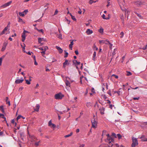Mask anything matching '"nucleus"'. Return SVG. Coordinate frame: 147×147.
Segmentation results:
<instances>
[{
	"label": "nucleus",
	"instance_id": "obj_8",
	"mask_svg": "<svg viewBox=\"0 0 147 147\" xmlns=\"http://www.w3.org/2000/svg\"><path fill=\"white\" fill-rule=\"evenodd\" d=\"M12 3V1H10L3 5L1 6L3 7H5L9 6Z\"/></svg>",
	"mask_w": 147,
	"mask_h": 147
},
{
	"label": "nucleus",
	"instance_id": "obj_35",
	"mask_svg": "<svg viewBox=\"0 0 147 147\" xmlns=\"http://www.w3.org/2000/svg\"><path fill=\"white\" fill-rule=\"evenodd\" d=\"M131 73L130 71H127V76H129L131 75Z\"/></svg>",
	"mask_w": 147,
	"mask_h": 147
},
{
	"label": "nucleus",
	"instance_id": "obj_64",
	"mask_svg": "<svg viewBox=\"0 0 147 147\" xmlns=\"http://www.w3.org/2000/svg\"><path fill=\"white\" fill-rule=\"evenodd\" d=\"M80 131V129H77L76 130V132L77 133H78Z\"/></svg>",
	"mask_w": 147,
	"mask_h": 147
},
{
	"label": "nucleus",
	"instance_id": "obj_54",
	"mask_svg": "<svg viewBox=\"0 0 147 147\" xmlns=\"http://www.w3.org/2000/svg\"><path fill=\"white\" fill-rule=\"evenodd\" d=\"M38 31L39 32H41L42 33H43V30L42 29L38 30Z\"/></svg>",
	"mask_w": 147,
	"mask_h": 147
},
{
	"label": "nucleus",
	"instance_id": "obj_60",
	"mask_svg": "<svg viewBox=\"0 0 147 147\" xmlns=\"http://www.w3.org/2000/svg\"><path fill=\"white\" fill-rule=\"evenodd\" d=\"M39 86V84H36V86H35V88H37L38 86Z\"/></svg>",
	"mask_w": 147,
	"mask_h": 147
},
{
	"label": "nucleus",
	"instance_id": "obj_57",
	"mask_svg": "<svg viewBox=\"0 0 147 147\" xmlns=\"http://www.w3.org/2000/svg\"><path fill=\"white\" fill-rule=\"evenodd\" d=\"M42 21V20H41L40 19H39L38 20H36V21H34L35 22H40Z\"/></svg>",
	"mask_w": 147,
	"mask_h": 147
},
{
	"label": "nucleus",
	"instance_id": "obj_7",
	"mask_svg": "<svg viewBox=\"0 0 147 147\" xmlns=\"http://www.w3.org/2000/svg\"><path fill=\"white\" fill-rule=\"evenodd\" d=\"M105 108L104 107H100L99 109V110L100 111V113L101 115H103L104 114V111L105 110Z\"/></svg>",
	"mask_w": 147,
	"mask_h": 147
},
{
	"label": "nucleus",
	"instance_id": "obj_62",
	"mask_svg": "<svg viewBox=\"0 0 147 147\" xmlns=\"http://www.w3.org/2000/svg\"><path fill=\"white\" fill-rule=\"evenodd\" d=\"M28 32L27 31H26L25 30H24L23 32V33H24V34H25L26 33H28Z\"/></svg>",
	"mask_w": 147,
	"mask_h": 147
},
{
	"label": "nucleus",
	"instance_id": "obj_29",
	"mask_svg": "<svg viewBox=\"0 0 147 147\" xmlns=\"http://www.w3.org/2000/svg\"><path fill=\"white\" fill-rule=\"evenodd\" d=\"M86 106L88 107H89L91 106V104L90 102H88L86 103Z\"/></svg>",
	"mask_w": 147,
	"mask_h": 147
},
{
	"label": "nucleus",
	"instance_id": "obj_18",
	"mask_svg": "<svg viewBox=\"0 0 147 147\" xmlns=\"http://www.w3.org/2000/svg\"><path fill=\"white\" fill-rule=\"evenodd\" d=\"M74 64L76 65H79L80 64V62L76 60H74L73 61Z\"/></svg>",
	"mask_w": 147,
	"mask_h": 147
},
{
	"label": "nucleus",
	"instance_id": "obj_49",
	"mask_svg": "<svg viewBox=\"0 0 147 147\" xmlns=\"http://www.w3.org/2000/svg\"><path fill=\"white\" fill-rule=\"evenodd\" d=\"M124 11H125V14H126V13H127V14H128V13H129V11H128V10L127 9H125V10H124Z\"/></svg>",
	"mask_w": 147,
	"mask_h": 147
},
{
	"label": "nucleus",
	"instance_id": "obj_58",
	"mask_svg": "<svg viewBox=\"0 0 147 147\" xmlns=\"http://www.w3.org/2000/svg\"><path fill=\"white\" fill-rule=\"evenodd\" d=\"M58 12V11L57 10H56L55 12L54 15H55L57 14Z\"/></svg>",
	"mask_w": 147,
	"mask_h": 147
},
{
	"label": "nucleus",
	"instance_id": "obj_14",
	"mask_svg": "<svg viewBox=\"0 0 147 147\" xmlns=\"http://www.w3.org/2000/svg\"><path fill=\"white\" fill-rule=\"evenodd\" d=\"M36 108H34V111L38 112L40 107V105L39 104H37L36 105Z\"/></svg>",
	"mask_w": 147,
	"mask_h": 147
},
{
	"label": "nucleus",
	"instance_id": "obj_13",
	"mask_svg": "<svg viewBox=\"0 0 147 147\" xmlns=\"http://www.w3.org/2000/svg\"><path fill=\"white\" fill-rule=\"evenodd\" d=\"M93 31L92 30H90L89 29H87L86 31V33L88 35L90 34L93 33Z\"/></svg>",
	"mask_w": 147,
	"mask_h": 147
},
{
	"label": "nucleus",
	"instance_id": "obj_4",
	"mask_svg": "<svg viewBox=\"0 0 147 147\" xmlns=\"http://www.w3.org/2000/svg\"><path fill=\"white\" fill-rule=\"evenodd\" d=\"M93 120H92L91 121L92 123V127L94 128L96 127V126L97 124V122L96 121L95 118H94Z\"/></svg>",
	"mask_w": 147,
	"mask_h": 147
},
{
	"label": "nucleus",
	"instance_id": "obj_2",
	"mask_svg": "<svg viewBox=\"0 0 147 147\" xmlns=\"http://www.w3.org/2000/svg\"><path fill=\"white\" fill-rule=\"evenodd\" d=\"M132 143L131 144V147H135L138 144L137 138H132Z\"/></svg>",
	"mask_w": 147,
	"mask_h": 147
},
{
	"label": "nucleus",
	"instance_id": "obj_37",
	"mask_svg": "<svg viewBox=\"0 0 147 147\" xmlns=\"http://www.w3.org/2000/svg\"><path fill=\"white\" fill-rule=\"evenodd\" d=\"M65 52V55H64V57H67L68 56V53L67 52H66V51H64Z\"/></svg>",
	"mask_w": 147,
	"mask_h": 147
},
{
	"label": "nucleus",
	"instance_id": "obj_47",
	"mask_svg": "<svg viewBox=\"0 0 147 147\" xmlns=\"http://www.w3.org/2000/svg\"><path fill=\"white\" fill-rule=\"evenodd\" d=\"M40 142H36L35 143V145L36 146H38L39 145V143Z\"/></svg>",
	"mask_w": 147,
	"mask_h": 147
},
{
	"label": "nucleus",
	"instance_id": "obj_53",
	"mask_svg": "<svg viewBox=\"0 0 147 147\" xmlns=\"http://www.w3.org/2000/svg\"><path fill=\"white\" fill-rule=\"evenodd\" d=\"M69 48L71 49V50L72 49V48L73 47V45L69 44Z\"/></svg>",
	"mask_w": 147,
	"mask_h": 147
},
{
	"label": "nucleus",
	"instance_id": "obj_17",
	"mask_svg": "<svg viewBox=\"0 0 147 147\" xmlns=\"http://www.w3.org/2000/svg\"><path fill=\"white\" fill-rule=\"evenodd\" d=\"M96 52L95 51H94L93 54V58L92 59L94 61H95L96 60Z\"/></svg>",
	"mask_w": 147,
	"mask_h": 147
},
{
	"label": "nucleus",
	"instance_id": "obj_50",
	"mask_svg": "<svg viewBox=\"0 0 147 147\" xmlns=\"http://www.w3.org/2000/svg\"><path fill=\"white\" fill-rule=\"evenodd\" d=\"M120 35H121V37L122 38L123 37L124 35L123 32H121L120 33Z\"/></svg>",
	"mask_w": 147,
	"mask_h": 147
},
{
	"label": "nucleus",
	"instance_id": "obj_9",
	"mask_svg": "<svg viewBox=\"0 0 147 147\" xmlns=\"http://www.w3.org/2000/svg\"><path fill=\"white\" fill-rule=\"evenodd\" d=\"M56 48L57 50H58L59 53L61 54L62 53L63 51V50L59 47L56 46Z\"/></svg>",
	"mask_w": 147,
	"mask_h": 147
},
{
	"label": "nucleus",
	"instance_id": "obj_31",
	"mask_svg": "<svg viewBox=\"0 0 147 147\" xmlns=\"http://www.w3.org/2000/svg\"><path fill=\"white\" fill-rule=\"evenodd\" d=\"M134 13L136 14L140 18H141V15H140V14H139V13H137L136 12H134Z\"/></svg>",
	"mask_w": 147,
	"mask_h": 147
},
{
	"label": "nucleus",
	"instance_id": "obj_24",
	"mask_svg": "<svg viewBox=\"0 0 147 147\" xmlns=\"http://www.w3.org/2000/svg\"><path fill=\"white\" fill-rule=\"evenodd\" d=\"M69 13L72 19H73L74 21H76V18H75V16H72L71 13Z\"/></svg>",
	"mask_w": 147,
	"mask_h": 147
},
{
	"label": "nucleus",
	"instance_id": "obj_40",
	"mask_svg": "<svg viewBox=\"0 0 147 147\" xmlns=\"http://www.w3.org/2000/svg\"><path fill=\"white\" fill-rule=\"evenodd\" d=\"M43 50H44V51H46L47 49H48V47H43Z\"/></svg>",
	"mask_w": 147,
	"mask_h": 147
},
{
	"label": "nucleus",
	"instance_id": "obj_5",
	"mask_svg": "<svg viewBox=\"0 0 147 147\" xmlns=\"http://www.w3.org/2000/svg\"><path fill=\"white\" fill-rule=\"evenodd\" d=\"M48 125L51 127H53V128H55L56 127V125L52 123L51 120H50L49 121L48 123Z\"/></svg>",
	"mask_w": 147,
	"mask_h": 147
},
{
	"label": "nucleus",
	"instance_id": "obj_39",
	"mask_svg": "<svg viewBox=\"0 0 147 147\" xmlns=\"http://www.w3.org/2000/svg\"><path fill=\"white\" fill-rule=\"evenodd\" d=\"M21 117H22V116H21L20 115H18V117H17V118H16L17 120L18 121V119H20L21 118Z\"/></svg>",
	"mask_w": 147,
	"mask_h": 147
},
{
	"label": "nucleus",
	"instance_id": "obj_15",
	"mask_svg": "<svg viewBox=\"0 0 147 147\" xmlns=\"http://www.w3.org/2000/svg\"><path fill=\"white\" fill-rule=\"evenodd\" d=\"M26 35L24 33H22V40L23 42H24L26 38Z\"/></svg>",
	"mask_w": 147,
	"mask_h": 147
},
{
	"label": "nucleus",
	"instance_id": "obj_20",
	"mask_svg": "<svg viewBox=\"0 0 147 147\" xmlns=\"http://www.w3.org/2000/svg\"><path fill=\"white\" fill-rule=\"evenodd\" d=\"M43 38H38V42L41 45H43L42 43H41V42L43 40Z\"/></svg>",
	"mask_w": 147,
	"mask_h": 147
},
{
	"label": "nucleus",
	"instance_id": "obj_28",
	"mask_svg": "<svg viewBox=\"0 0 147 147\" xmlns=\"http://www.w3.org/2000/svg\"><path fill=\"white\" fill-rule=\"evenodd\" d=\"M0 110L2 111L3 113L4 112V110L3 108V106H0Z\"/></svg>",
	"mask_w": 147,
	"mask_h": 147
},
{
	"label": "nucleus",
	"instance_id": "obj_23",
	"mask_svg": "<svg viewBox=\"0 0 147 147\" xmlns=\"http://www.w3.org/2000/svg\"><path fill=\"white\" fill-rule=\"evenodd\" d=\"M107 41V40H106ZM106 40H99V42L100 44H103L104 43H105L106 44H107V43L105 42Z\"/></svg>",
	"mask_w": 147,
	"mask_h": 147
},
{
	"label": "nucleus",
	"instance_id": "obj_46",
	"mask_svg": "<svg viewBox=\"0 0 147 147\" xmlns=\"http://www.w3.org/2000/svg\"><path fill=\"white\" fill-rule=\"evenodd\" d=\"M71 42H70V45H73L74 44V43L73 42L74 41V40H71Z\"/></svg>",
	"mask_w": 147,
	"mask_h": 147
},
{
	"label": "nucleus",
	"instance_id": "obj_3",
	"mask_svg": "<svg viewBox=\"0 0 147 147\" xmlns=\"http://www.w3.org/2000/svg\"><path fill=\"white\" fill-rule=\"evenodd\" d=\"M64 96V95L61 93L55 94V99H61Z\"/></svg>",
	"mask_w": 147,
	"mask_h": 147
},
{
	"label": "nucleus",
	"instance_id": "obj_32",
	"mask_svg": "<svg viewBox=\"0 0 147 147\" xmlns=\"http://www.w3.org/2000/svg\"><path fill=\"white\" fill-rule=\"evenodd\" d=\"M0 117L4 119L5 120H6V118L4 117V115L3 114H0Z\"/></svg>",
	"mask_w": 147,
	"mask_h": 147
},
{
	"label": "nucleus",
	"instance_id": "obj_11",
	"mask_svg": "<svg viewBox=\"0 0 147 147\" xmlns=\"http://www.w3.org/2000/svg\"><path fill=\"white\" fill-rule=\"evenodd\" d=\"M134 4L137 6H139L142 4V3L140 1H137L135 2L134 3Z\"/></svg>",
	"mask_w": 147,
	"mask_h": 147
},
{
	"label": "nucleus",
	"instance_id": "obj_27",
	"mask_svg": "<svg viewBox=\"0 0 147 147\" xmlns=\"http://www.w3.org/2000/svg\"><path fill=\"white\" fill-rule=\"evenodd\" d=\"M72 134V132H71L70 134H68V135H66V136H65V138H67V137H69L70 136H71Z\"/></svg>",
	"mask_w": 147,
	"mask_h": 147
},
{
	"label": "nucleus",
	"instance_id": "obj_30",
	"mask_svg": "<svg viewBox=\"0 0 147 147\" xmlns=\"http://www.w3.org/2000/svg\"><path fill=\"white\" fill-rule=\"evenodd\" d=\"M117 136L118 138L119 139H120L121 138L122 136L120 134H118L117 135Z\"/></svg>",
	"mask_w": 147,
	"mask_h": 147
},
{
	"label": "nucleus",
	"instance_id": "obj_21",
	"mask_svg": "<svg viewBox=\"0 0 147 147\" xmlns=\"http://www.w3.org/2000/svg\"><path fill=\"white\" fill-rule=\"evenodd\" d=\"M68 62V60H65V62L63 63V67H65L66 65L67 64Z\"/></svg>",
	"mask_w": 147,
	"mask_h": 147
},
{
	"label": "nucleus",
	"instance_id": "obj_56",
	"mask_svg": "<svg viewBox=\"0 0 147 147\" xmlns=\"http://www.w3.org/2000/svg\"><path fill=\"white\" fill-rule=\"evenodd\" d=\"M66 20L67 21V23L68 24H69L70 22V21L69 20H68L67 19H66Z\"/></svg>",
	"mask_w": 147,
	"mask_h": 147
},
{
	"label": "nucleus",
	"instance_id": "obj_48",
	"mask_svg": "<svg viewBox=\"0 0 147 147\" xmlns=\"http://www.w3.org/2000/svg\"><path fill=\"white\" fill-rule=\"evenodd\" d=\"M117 51V49H114L112 53V55H114L115 54V51Z\"/></svg>",
	"mask_w": 147,
	"mask_h": 147
},
{
	"label": "nucleus",
	"instance_id": "obj_42",
	"mask_svg": "<svg viewBox=\"0 0 147 147\" xmlns=\"http://www.w3.org/2000/svg\"><path fill=\"white\" fill-rule=\"evenodd\" d=\"M57 37L58 38H59V39H62V35H61V34H59L58 35V36H57Z\"/></svg>",
	"mask_w": 147,
	"mask_h": 147
},
{
	"label": "nucleus",
	"instance_id": "obj_38",
	"mask_svg": "<svg viewBox=\"0 0 147 147\" xmlns=\"http://www.w3.org/2000/svg\"><path fill=\"white\" fill-rule=\"evenodd\" d=\"M107 41L109 43V45H110V48L111 49H112V45L110 42L109 41H108L107 40Z\"/></svg>",
	"mask_w": 147,
	"mask_h": 147
},
{
	"label": "nucleus",
	"instance_id": "obj_22",
	"mask_svg": "<svg viewBox=\"0 0 147 147\" xmlns=\"http://www.w3.org/2000/svg\"><path fill=\"white\" fill-rule=\"evenodd\" d=\"M6 44L5 45V44H4L3 46V47L2 49H1V51H4L6 47Z\"/></svg>",
	"mask_w": 147,
	"mask_h": 147
},
{
	"label": "nucleus",
	"instance_id": "obj_63",
	"mask_svg": "<svg viewBox=\"0 0 147 147\" xmlns=\"http://www.w3.org/2000/svg\"><path fill=\"white\" fill-rule=\"evenodd\" d=\"M28 11V10H25L23 11V12L26 13Z\"/></svg>",
	"mask_w": 147,
	"mask_h": 147
},
{
	"label": "nucleus",
	"instance_id": "obj_51",
	"mask_svg": "<svg viewBox=\"0 0 147 147\" xmlns=\"http://www.w3.org/2000/svg\"><path fill=\"white\" fill-rule=\"evenodd\" d=\"M75 53L76 55H78L79 54L78 52V50H76L75 51Z\"/></svg>",
	"mask_w": 147,
	"mask_h": 147
},
{
	"label": "nucleus",
	"instance_id": "obj_55",
	"mask_svg": "<svg viewBox=\"0 0 147 147\" xmlns=\"http://www.w3.org/2000/svg\"><path fill=\"white\" fill-rule=\"evenodd\" d=\"M8 99H9V98H8V97H6V101L7 102H7H8V101L9 100Z\"/></svg>",
	"mask_w": 147,
	"mask_h": 147
},
{
	"label": "nucleus",
	"instance_id": "obj_44",
	"mask_svg": "<svg viewBox=\"0 0 147 147\" xmlns=\"http://www.w3.org/2000/svg\"><path fill=\"white\" fill-rule=\"evenodd\" d=\"M112 136H113L115 138H116L117 137V136H116V135L115 134V133H112Z\"/></svg>",
	"mask_w": 147,
	"mask_h": 147
},
{
	"label": "nucleus",
	"instance_id": "obj_12",
	"mask_svg": "<svg viewBox=\"0 0 147 147\" xmlns=\"http://www.w3.org/2000/svg\"><path fill=\"white\" fill-rule=\"evenodd\" d=\"M7 26H8V25L7 26V27H5L4 28V30H3V31L0 33V36H1V35L4 34L5 33V31H6L8 29L7 27Z\"/></svg>",
	"mask_w": 147,
	"mask_h": 147
},
{
	"label": "nucleus",
	"instance_id": "obj_1",
	"mask_svg": "<svg viewBox=\"0 0 147 147\" xmlns=\"http://www.w3.org/2000/svg\"><path fill=\"white\" fill-rule=\"evenodd\" d=\"M114 141L113 139L111 137H107L106 139L105 140V141L108 143L109 144L108 145L109 146L111 145L113 146V144L112 142H113Z\"/></svg>",
	"mask_w": 147,
	"mask_h": 147
},
{
	"label": "nucleus",
	"instance_id": "obj_6",
	"mask_svg": "<svg viewBox=\"0 0 147 147\" xmlns=\"http://www.w3.org/2000/svg\"><path fill=\"white\" fill-rule=\"evenodd\" d=\"M23 81L24 80L23 79V78H22L21 79L16 80L15 81V83L16 84H18L22 83Z\"/></svg>",
	"mask_w": 147,
	"mask_h": 147
},
{
	"label": "nucleus",
	"instance_id": "obj_36",
	"mask_svg": "<svg viewBox=\"0 0 147 147\" xmlns=\"http://www.w3.org/2000/svg\"><path fill=\"white\" fill-rule=\"evenodd\" d=\"M25 81L26 82V83L27 84L29 85L30 84V82L28 80H25Z\"/></svg>",
	"mask_w": 147,
	"mask_h": 147
},
{
	"label": "nucleus",
	"instance_id": "obj_52",
	"mask_svg": "<svg viewBox=\"0 0 147 147\" xmlns=\"http://www.w3.org/2000/svg\"><path fill=\"white\" fill-rule=\"evenodd\" d=\"M21 45V46H22V47L23 49V52H24V53H26V51H25L24 50L25 49V46L24 47H23L22 46V45Z\"/></svg>",
	"mask_w": 147,
	"mask_h": 147
},
{
	"label": "nucleus",
	"instance_id": "obj_61",
	"mask_svg": "<svg viewBox=\"0 0 147 147\" xmlns=\"http://www.w3.org/2000/svg\"><path fill=\"white\" fill-rule=\"evenodd\" d=\"M45 51H44V50H42V51L41 53H43V54H45Z\"/></svg>",
	"mask_w": 147,
	"mask_h": 147
},
{
	"label": "nucleus",
	"instance_id": "obj_33",
	"mask_svg": "<svg viewBox=\"0 0 147 147\" xmlns=\"http://www.w3.org/2000/svg\"><path fill=\"white\" fill-rule=\"evenodd\" d=\"M33 57H34V60L35 61L34 64L36 65H38V63H37V62H36V61L35 56H34Z\"/></svg>",
	"mask_w": 147,
	"mask_h": 147
},
{
	"label": "nucleus",
	"instance_id": "obj_41",
	"mask_svg": "<svg viewBox=\"0 0 147 147\" xmlns=\"http://www.w3.org/2000/svg\"><path fill=\"white\" fill-rule=\"evenodd\" d=\"M18 22H23V20H22V19L21 18H19V20H18Z\"/></svg>",
	"mask_w": 147,
	"mask_h": 147
},
{
	"label": "nucleus",
	"instance_id": "obj_16",
	"mask_svg": "<svg viewBox=\"0 0 147 147\" xmlns=\"http://www.w3.org/2000/svg\"><path fill=\"white\" fill-rule=\"evenodd\" d=\"M113 77H114L116 79H118V76L115 75V74H113V75H111V80L112 81H113Z\"/></svg>",
	"mask_w": 147,
	"mask_h": 147
},
{
	"label": "nucleus",
	"instance_id": "obj_45",
	"mask_svg": "<svg viewBox=\"0 0 147 147\" xmlns=\"http://www.w3.org/2000/svg\"><path fill=\"white\" fill-rule=\"evenodd\" d=\"M2 59L3 58H2V57H1L0 58V66L1 65Z\"/></svg>",
	"mask_w": 147,
	"mask_h": 147
},
{
	"label": "nucleus",
	"instance_id": "obj_34",
	"mask_svg": "<svg viewBox=\"0 0 147 147\" xmlns=\"http://www.w3.org/2000/svg\"><path fill=\"white\" fill-rule=\"evenodd\" d=\"M98 31L101 33H102L103 32V28H100L99 30Z\"/></svg>",
	"mask_w": 147,
	"mask_h": 147
},
{
	"label": "nucleus",
	"instance_id": "obj_19",
	"mask_svg": "<svg viewBox=\"0 0 147 147\" xmlns=\"http://www.w3.org/2000/svg\"><path fill=\"white\" fill-rule=\"evenodd\" d=\"M65 83L66 86L69 87H70V83L68 80H66L65 81Z\"/></svg>",
	"mask_w": 147,
	"mask_h": 147
},
{
	"label": "nucleus",
	"instance_id": "obj_26",
	"mask_svg": "<svg viewBox=\"0 0 147 147\" xmlns=\"http://www.w3.org/2000/svg\"><path fill=\"white\" fill-rule=\"evenodd\" d=\"M19 14L20 16L23 17L24 16V14L23 12L22 13L19 12Z\"/></svg>",
	"mask_w": 147,
	"mask_h": 147
},
{
	"label": "nucleus",
	"instance_id": "obj_59",
	"mask_svg": "<svg viewBox=\"0 0 147 147\" xmlns=\"http://www.w3.org/2000/svg\"><path fill=\"white\" fill-rule=\"evenodd\" d=\"M139 99V97L138 98H136L134 97L133 98V99L134 100H138Z\"/></svg>",
	"mask_w": 147,
	"mask_h": 147
},
{
	"label": "nucleus",
	"instance_id": "obj_10",
	"mask_svg": "<svg viewBox=\"0 0 147 147\" xmlns=\"http://www.w3.org/2000/svg\"><path fill=\"white\" fill-rule=\"evenodd\" d=\"M145 136L144 135H142L140 137V138L141 139V140L143 142L147 141V138H145Z\"/></svg>",
	"mask_w": 147,
	"mask_h": 147
},
{
	"label": "nucleus",
	"instance_id": "obj_43",
	"mask_svg": "<svg viewBox=\"0 0 147 147\" xmlns=\"http://www.w3.org/2000/svg\"><path fill=\"white\" fill-rule=\"evenodd\" d=\"M93 48L94 50H98V48L97 47L96 45H94L93 47Z\"/></svg>",
	"mask_w": 147,
	"mask_h": 147
},
{
	"label": "nucleus",
	"instance_id": "obj_25",
	"mask_svg": "<svg viewBox=\"0 0 147 147\" xmlns=\"http://www.w3.org/2000/svg\"><path fill=\"white\" fill-rule=\"evenodd\" d=\"M102 18L104 19H106V20H108L109 19V17H107V18H105V14H103L102 16Z\"/></svg>",
	"mask_w": 147,
	"mask_h": 147
}]
</instances>
